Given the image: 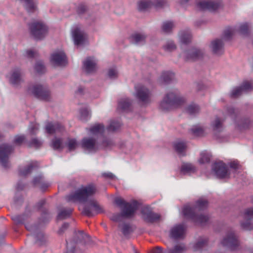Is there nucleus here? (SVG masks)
<instances>
[{
    "label": "nucleus",
    "mask_w": 253,
    "mask_h": 253,
    "mask_svg": "<svg viewBox=\"0 0 253 253\" xmlns=\"http://www.w3.org/2000/svg\"><path fill=\"white\" fill-rule=\"evenodd\" d=\"M97 192V189L93 184H89L86 186H82L75 192L66 196V200L68 202L79 201L86 203L84 208L83 212L85 215L91 216L93 211L99 213L103 211L102 208L93 198H89Z\"/></svg>",
    "instance_id": "nucleus-1"
},
{
    "label": "nucleus",
    "mask_w": 253,
    "mask_h": 253,
    "mask_svg": "<svg viewBox=\"0 0 253 253\" xmlns=\"http://www.w3.org/2000/svg\"><path fill=\"white\" fill-rule=\"evenodd\" d=\"M208 202L205 199H200L196 203L195 207H191L189 206H185L183 209V213L187 218H190L194 222L197 224L203 225L205 224L208 220V217L204 215H200L196 216L195 211L198 210H202L207 207Z\"/></svg>",
    "instance_id": "nucleus-2"
},
{
    "label": "nucleus",
    "mask_w": 253,
    "mask_h": 253,
    "mask_svg": "<svg viewBox=\"0 0 253 253\" xmlns=\"http://www.w3.org/2000/svg\"><path fill=\"white\" fill-rule=\"evenodd\" d=\"M115 203L122 209L121 214H117L112 215L111 220L114 221L120 220L122 216L129 217L132 216L137 208V202L133 201L131 202H126L124 199L120 197H117L114 200Z\"/></svg>",
    "instance_id": "nucleus-3"
},
{
    "label": "nucleus",
    "mask_w": 253,
    "mask_h": 253,
    "mask_svg": "<svg viewBox=\"0 0 253 253\" xmlns=\"http://www.w3.org/2000/svg\"><path fill=\"white\" fill-rule=\"evenodd\" d=\"M185 101V99L181 96L177 90H174L168 92L160 102L161 109L167 111L172 108L180 105Z\"/></svg>",
    "instance_id": "nucleus-4"
},
{
    "label": "nucleus",
    "mask_w": 253,
    "mask_h": 253,
    "mask_svg": "<svg viewBox=\"0 0 253 253\" xmlns=\"http://www.w3.org/2000/svg\"><path fill=\"white\" fill-rule=\"evenodd\" d=\"M27 91L29 94L40 100L45 102H50L52 100L51 92L47 85L37 84H32L28 86Z\"/></svg>",
    "instance_id": "nucleus-5"
},
{
    "label": "nucleus",
    "mask_w": 253,
    "mask_h": 253,
    "mask_svg": "<svg viewBox=\"0 0 253 253\" xmlns=\"http://www.w3.org/2000/svg\"><path fill=\"white\" fill-rule=\"evenodd\" d=\"M90 242V239L87 234L82 231L79 232L72 240L67 241L66 253H77L78 250L75 249L76 247L81 250H84V245Z\"/></svg>",
    "instance_id": "nucleus-6"
},
{
    "label": "nucleus",
    "mask_w": 253,
    "mask_h": 253,
    "mask_svg": "<svg viewBox=\"0 0 253 253\" xmlns=\"http://www.w3.org/2000/svg\"><path fill=\"white\" fill-rule=\"evenodd\" d=\"M134 96L138 102L143 105L148 104L151 102V91L143 84H138L135 86Z\"/></svg>",
    "instance_id": "nucleus-7"
},
{
    "label": "nucleus",
    "mask_w": 253,
    "mask_h": 253,
    "mask_svg": "<svg viewBox=\"0 0 253 253\" xmlns=\"http://www.w3.org/2000/svg\"><path fill=\"white\" fill-rule=\"evenodd\" d=\"M30 32L32 36L36 40H42L48 33V27L41 21L34 22L30 25Z\"/></svg>",
    "instance_id": "nucleus-8"
},
{
    "label": "nucleus",
    "mask_w": 253,
    "mask_h": 253,
    "mask_svg": "<svg viewBox=\"0 0 253 253\" xmlns=\"http://www.w3.org/2000/svg\"><path fill=\"white\" fill-rule=\"evenodd\" d=\"M13 151V147L9 144L0 145V164L5 168L9 166V158Z\"/></svg>",
    "instance_id": "nucleus-9"
},
{
    "label": "nucleus",
    "mask_w": 253,
    "mask_h": 253,
    "mask_svg": "<svg viewBox=\"0 0 253 253\" xmlns=\"http://www.w3.org/2000/svg\"><path fill=\"white\" fill-rule=\"evenodd\" d=\"M221 244L230 250H235L239 246V243L237 237L233 231H230L221 241Z\"/></svg>",
    "instance_id": "nucleus-10"
},
{
    "label": "nucleus",
    "mask_w": 253,
    "mask_h": 253,
    "mask_svg": "<svg viewBox=\"0 0 253 253\" xmlns=\"http://www.w3.org/2000/svg\"><path fill=\"white\" fill-rule=\"evenodd\" d=\"M71 33L75 45H81L84 43L86 40V35L80 26H74Z\"/></svg>",
    "instance_id": "nucleus-11"
},
{
    "label": "nucleus",
    "mask_w": 253,
    "mask_h": 253,
    "mask_svg": "<svg viewBox=\"0 0 253 253\" xmlns=\"http://www.w3.org/2000/svg\"><path fill=\"white\" fill-rule=\"evenodd\" d=\"M167 3L166 0H142L138 3V8L139 10H147L153 6L159 8L163 6Z\"/></svg>",
    "instance_id": "nucleus-12"
},
{
    "label": "nucleus",
    "mask_w": 253,
    "mask_h": 253,
    "mask_svg": "<svg viewBox=\"0 0 253 253\" xmlns=\"http://www.w3.org/2000/svg\"><path fill=\"white\" fill-rule=\"evenodd\" d=\"M212 169L215 175L219 178H228L229 172L225 163L222 162H218L214 163Z\"/></svg>",
    "instance_id": "nucleus-13"
},
{
    "label": "nucleus",
    "mask_w": 253,
    "mask_h": 253,
    "mask_svg": "<svg viewBox=\"0 0 253 253\" xmlns=\"http://www.w3.org/2000/svg\"><path fill=\"white\" fill-rule=\"evenodd\" d=\"M9 83L14 87H18L24 82L21 70L19 69H14L8 76Z\"/></svg>",
    "instance_id": "nucleus-14"
},
{
    "label": "nucleus",
    "mask_w": 253,
    "mask_h": 253,
    "mask_svg": "<svg viewBox=\"0 0 253 253\" xmlns=\"http://www.w3.org/2000/svg\"><path fill=\"white\" fill-rule=\"evenodd\" d=\"M50 61L55 66H63L67 63L66 56L62 51L53 53L50 57Z\"/></svg>",
    "instance_id": "nucleus-15"
},
{
    "label": "nucleus",
    "mask_w": 253,
    "mask_h": 253,
    "mask_svg": "<svg viewBox=\"0 0 253 253\" xmlns=\"http://www.w3.org/2000/svg\"><path fill=\"white\" fill-rule=\"evenodd\" d=\"M81 146L83 148L90 152H94L99 149V142L91 137H85L82 139Z\"/></svg>",
    "instance_id": "nucleus-16"
},
{
    "label": "nucleus",
    "mask_w": 253,
    "mask_h": 253,
    "mask_svg": "<svg viewBox=\"0 0 253 253\" xmlns=\"http://www.w3.org/2000/svg\"><path fill=\"white\" fill-rule=\"evenodd\" d=\"M96 61L93 57L86 58L83 62V70L88 74H93L97 70Z\"/></svg>",
    "instance_id": "nucleus-17"
},
{
    "label": "nucleus",
    "mask_w": 253,
    "mask_h": 253,
    "mask_svg": "<svg viewBox=\"0 0 253 253\" xmlns=\"http://www.w3.org/2000/svg\"><path fill=\"white\" fill-rule=\"evenodd\" d=\"M245 219L246 221L241 222V226L243 229L246 230H250L253 229V223L249 221L253 218V209L250 208L245 210L244 214Z\"/></svg>",
    "instance_id": "nucleus-18"
},
{
    "label": "nucleus",
    "mask_w": 253,
    "mask_h": 253,
    "mask_svg": "<svg viewBox=\"0 0 253 253\" xmlns=\"http://www.w3.org/2000/svg\"><path fill=\"white\" fill-rule=\"evenodd\" d=\"M203 54L201 50L192 48L185 51L183 56L186 60H194L201 57Z\"/></svg>",
    "instance_id": "nucleus-19"
},
{
    "label": "nucleus",
    "mask_w": 253,
    "mask_h": 253,
    "mask_svg": "<svg viewBox=\"0 0 253 253\" xmlns=\"http://www.w3.org/2000/svg\"><path fill=\"white\" fill-rule=\"evenodd\" d=\"M198 7L202 10H214L220 6L219 2L214 0L202 1L198 3Z\"/></svg>",
    "instance_id": "nucleus-20"
},
{
    "label": "nucleus",
    "mask_w": 253,
    "mask_h": 253,
    "mask_svg": "<svg viewBox=\"0 0 253 253\" xmlns=\"http://www.w3.org/2000/svg\"><path fill=\"white\" fill-rule=\"evenodd\" d=\"M185 227L183 224L173 226L170 231V236L174 239L183 238L185 234Z\"/></svg>",
    "instance_id": "nucleus-21"
},
{
    "label": "nucleus",
    "mask_w": 253,
    "mask_h": 253,
    "mask_svg": "<svg viewBox=\"0 0 253 253\" xmlns=\"http://www.w3.org/2000/svg\"><path fill=\"white\" fill-rule=\"evenodd\" d=\"M189 133L194 137H203L206 135V128L201 125L193 126L189 130Z\"/></svg>",
    "instance_id": "nucleus-22"
},
{
    "label": "nucleus",
    "mask_w": 253,
    "mask_h": 253,
    "mask_svg": "<svg viewBox=\"0 0 253 253\" xmlns=\"http://www.w3.org/2000/svg\"><path fill=\"white\" fill-rule=\"evenodd\" d=\"M45 130L47 133L51 134L62 132L64 128L58 123H48L45 126Z\"/></svg>",
    "instance_id": "nucleus-23"
},
{
    "label": "nucleus",
    "mask_w": 253,
    "mask_h": 253,
    "mask_svg": "<svg viewBox=\"0 0 253 253\" xmlns=\"http://www.w3.org/2000/svg\"><path fill=\"white\" fill-rule=\"evenodd\" d=\"M142 217L146 221L154 222L160 218V215L150 211L148 209L144 208L142 211Z\"/></svg>",
    "instance_id": "nucleus-24"
},
{
    "label": "nucleus",
    "mask_w": 253,
    "mask_h": 253,
    "mask_svg": "<svg viewBox=\"0 0 253 253\" xmlns=\"http://www.w3.org/2000/svg\"><path fill=\"white\" fill-rule=\"evenodd\" d=\"M210 47L214 53L220 54L223 52V42L222 40H215L211 42Z\"/></svg>",
    "instance_id": "nucleus-25"
},
{
    "label": "nucleus",
    "mask_w": 253,
    "mask_h": 253,
    "mask_svg": "<svg viewBox=\"0 0 253 253\" xmlns=\"http://www.w3.org/2000/svg\"><path fill=\"white\" fill-rule=\"evenodd\" d=\"M173 146L176 152L181 155H184L187 149V144L185 141L177 140L173 144Z\"/></svg>",
    "instance_id": "nucleus-26"
},
{
    "label": "nucleus",
    "mask_w": 253,
    "mask_h": 253,
    "mask_svg": "<svg viewBox=\"0 0 253 253\" xmlns=\"http://www.w3.org/2000/svg\"><path fill=\"white\" fill-rule=\"evenodd\" d=\"M180 171L183 174H191L196 171V168L191 164L184 163L181 166Z\"/></svg>",
    "instance_id": "nucleus-27"
},
{
    "label": "nucleus",
    "mask_w": 253,
    "mask_h": 253,
    "mask_svg": "<svg viewBox=\"0 0 253 253\" xmlns=\"http://www.w3.org/2000/svg\"><path fill=\"white\" fill-rule=\"evenodd\" d=\"M22 3L28 12H33L37 9V5L34 0H19Z\"/></svg>",
    "instance_id": "nucleus-28"
},
{
    "label": "nucleus",
    "mask_w": 253,
    "mask_h": 253,
    "mask_svg": "<svg viewBox=\"0 0 253 253\" xmlns=\"http://www.w3.org/2000/svg\"><path fill=\"white\" fill-rule=\"evenodd\" d=\"M174 79V74L171 72H165L163 73L160 77V80L164 83H169Z\"/></svg>",
    "instance_id": "nucleus-29"
},
{
    "label": "nucleus",
    "mask_w": 253,
    "mask_h": 253,
    "mask_svg": "<svg viewBox=\"0 0 253 253\" xmlns=\"http://www.w3.org/2000/svg\"><path fill=\"white\" fill-rule=\"evenodd\" d=\"M90 134L93 135H98L104 132V126L102 124H96L91 126L89 129Z\"/></svg>",
    "instance_id": "nucleus-30"
},
{
    "label": "nucleus",
    "mask_w": 253,
    "mask_h": 253,
    "mask_svg": "<svg viewBox=\"0 0 253 253\" xmlns=\"http://www.w3.org/2000/svg\"><path fill=\"white\" fill-rule=\"evenodd\" d=\"M146 37V35L143 33H135L131 36V42L134 44L142 43Z\"/></svg>",
    "instance_id": "nucleus-31"
},
{
    "label": "nucleus",
    "mask_w": 253,
    "mask_h": 253,
    "mask_svg": "<svg viewBox=\"0 0 253 253\" xmlns=\"http://www.w3.org/2000/svg\"><path fill=\"white\" fill-rule=\"evenodd\" d=\"M131 105V102L127 98L121 99L119 101L118 104L119 108L124 111L128 110L130 109Z\"/></svg>",
    "instance_id": "nucleus-32"
},
{
    "label": "nucleus",
    "mask_w": 253,
    "mask_h": 253,
    "mask_svg": "<svg viewBox=\"0 0 253 253\" xmlns=\"http://www.w3.org/2000/svg\"><path fill=\"white\" fill-rule=\"evenodd\" d=\"M114 145V141L108 138H103L99 142V149L100 148H110Z\"/></svg>",
    "instance_id": "nucleus-33"
},
{
    "label": "nucleus",
    "mask_w": 253,
    "mask_h": 253,
    "mask_svg": "<svg viewBox=\"0 0 253 253\" xmlns=\"http://www.w3.org/2000/svg\"><path fill=\"white\" fill-rule=\"evenodd\" d=\"M223 120L217 117L211 123V126L215 131H220L223 128Z\"/></svg>",
    "instance_id": "nucleus-34"
},
{
    "label": "nucleus",
    "mask_w": 253,
    "mask_h": 253,
    "mask_svg": "<svg viewBox=\"0 0 253 253\" xmlns=\"http://www.w3.org/2000/svg\"><path fill=\"white\" fill-rule=\"evenodd\" d=\"M38 167V164L36 162L31 163L27 167L20 170V174L21 175L25 176L30 173L32 170Z\"/></svg>",
    "instance_id": "nucleus-35"
},
{
    "label": "nucleus",
    "mask_w": 253,
    "mask_h": 253,
    "mask_svg": "<svg viewBox=\"0 0 253 253\" xmlns=\"http://www.w3.org/2000/svg\"><path fill=\"white\" fill-rule=\"evenodd\" d=\"M73 211V209L69 208L68 209H64L60 211L57 216L58 219L63 220L70 216Z\"/></svg>",
    "instance_id": "nucleus-36"
},
{
    "label": "nucleus",
    "mask_w": 253,
    "mask_h": 253,
    "mask_svg": "<svg viewBox=\"0 0 253 253\" xmlns=\"http://www.w3.org/2000/svg\"><path fill=\"white\" fill-rule=\"evenodd\" d=\"M211 154L207 151H203L200 154L198 162L201 164H204L210 162Z\"/></svg>",
    "instance_id": "nucleus-37"
},
{
    "label": "nucleus",
    "mask_w": 253,
    "mask_h": 253,
    "mask_svg": "<svg viewBox=\"0 0 253 253\" xmlns=\"http://www.w3.org/2000/svg\"><path fill=\"white\" fill-rule=\"evenodd\" d=\"M176 46L172 41H168L163 45V49L167 52H172L176 49Z\"/></svg>",
    "instance_id": "nucleus-38"
},
{
    "label": "nucleus",
    "mask_w": 253,
    "mask_h": 253,
    "mask_svg": "<svg viewBox=\"0 0 253 253\" xmlns=\"http://www.w3.org/2000/svg\"><path fill=\"white\" fill-rule=\"evenodd\" d=\"M34 71L38 74H42L45 73L46 69L42 61H38L34 66Z\"/></svg>",
    "instance_id": "nucleus-39"
},
{
    "label": "nucleus",
    "mask_w": 253,
    "mask_h": 253,
    "mask_svg": "<svg viewBox=\"0 0 253 253\" xmlns=\"http://www.w3.org/2000/svg\"><path fill=\"white\" fill-rule=\"evenodd\" d=\"M89 117L90 113L87 107L80 110L79 118L81 120L86 121Z\"/></svg>",
    "instance_id": "nucleus-40"
},
{
    "label": "nucleus",
    "mask_w": 253,
    "mask_h": 253,
    "mask_svg": "<svg viewBox=\"0 0 253 253\" xmlns=\"http://www.w3.org/2000/svg\"><path fill=\"white\" fill-rule=\"evenodd\" d=\"M180 40L183 43H187L190 42L191 35L189 32H181L179 34Z\"/></svg>",
    "instance_id": "nucleus-41"
},
{
    "label": "nucleus",
    "mask_w": 253,
    "mask_h": 253,
    "mask_svg": "<svg viewBox=\"0 0 253 253\" xmlns=\"http://www.w3.org/2000/svg\"><path fill=\"white\" fill-rule=\"evenodd\" d=\"M186 251V248L184 245H177L172 249H169L167 253H183Z\"/></svg>",
    "instance_id": "nucleus-42"
},
{
    "label": "nucleus",
    "mask_w": 253,
    "mask_h": 253,
    "mask_svg": "<svg viewBox=\"0 0 253 253\" xmlns=\"http://www.w3.org/2000/svg\"><path fill=\"white\" fill-rule=\"evenodd\" d=\"M51 147L55 150H61L63 148L64 145L61 139L54 138L52 141Z\"/></svg>",
    "instance_id": "nucleus-43"
},
{
    "label": "nucleus",
    "mask_w": 253,
    "mask_h": 253,
    "mask_svg": "<svg viewBox=\"0 0 253 253\" xmlns=\"http://www.w3.org/2000/svg\"><path fill=\"white\" fill-rule=\"evenodd\" d=\"M249 26L247 23L241 24L238 30L239 34L244 37L247 36L249 33Z\"/></svg>",
    "instance_id": "nucleus-44"
},
{
    "label": "nucleus",
    "mask_w": 253,
    "mask_h": 253,
    "mask_svg": "<svg viewBox=\"0 0 253 253\" xmlns=\"http://www.w3.org/2000/svg\"><path fill=\"white\" fill-rule=\"evenodd\" d=\"M174 27V24L172 21H166L163 23L162 29L165 33H169L172 31Z\"/></svg>",
    "instance_id": "nucleus-45"
},
{
    "label": "nucleus",
    "mask_w": 253,
    "mask_h": 253,
    "mask_svg": "<svg viewBox=\"0 0 253 253\" xmlns=\"http://www.w3.org/2000/svg\"><path fill=\"white\" fill-rule=\"evenodd\" d=\"M199 107L195 104L189 105L186 109L187 113L191 115H196L199 112Z\"/></svg>",
    "instance_id": "nucleus-46"
},
{
    "label": "nucleus",
    "mask_w": 253,
    "mask_h": 253,
    "mask_svg": "<svg viewBox=\"0 0 253 253\" xmlns=\"http://www.w3.org/2000/svg\"><path fill=\"white\" fill-rule=\"evenodd\" d=\"M121 124L118 121H111L107 128V130L109 132H113L117 130L120 128Z\"/></svg>",
    "instance_id": "nucleus-47"
},
{
    "label": "nucleus",
    "mask_w": 253,
    "mask_h": 253,
    "mask_svg": "<svg viewBox=\"0 0 253 253\" xmlns=\"http://www.w3.org/2000/svg\"><path fill=\"white\" fill-rule=\"evenodd\" d=\"M244 93H246L253 89V83L251 82H245L240 86Z\"/></svg>",
    "instance_id": "nucleus-48"
},
{
    "label": "nucleus",
    "mask_w": 253,
    "mask_h": 253,
    "mask_svg": "<svg viewBox=\"0 0 253 253\" xmlns=\"http://www.w3.org/2000/svg\"><path fill=\"white\" fill-rule=\"evenodd\" d=\"M107 76L110 79H116L118 76V72L116 68L112 67L108 69Z\"/></svg>",
    "instance_id": "nucleus-49"
},
{
    "label": "nucleus",
    "mask_w": 253,
    "mask_h": 253,
    "mask_svg": "<svg viewBox=\"0 0 253 253\" xmlns=\"http://www.w3.org/2000/svg\"><path fill=\"white\" fill-rule=\"evenodd\" d=\"M244 93L240 86L233 88L230 93V96L232 98H236Z\"/></svg>",
    "instance_id": "nucleus-50"
},
{
    "label": "nucleus",
    "mask_w": 253,
    "mask_h": 253,
    "mask_svg": "<svg viewBox=\"0 0 253 253\" xmlns=\"http://www.w3.org/2000/svg\"><path fill=\"white\" fill-rule=\"evenodd\" d=\"M78 146V143L75 139H70L67 143L68 150L71 151L74 150Z\"/></svg>",
    "instance_id": "nucleus-51"
},
{
    "label": "nucleus",
    "mask_w": 253,
    "mask_h": 253,
    "mask_svg": "<svg viewBox=\"0 0 253 253\" xmlns=\"http://www.w3.org/2000/svg\"><path fill=\"white\" fill-rule=\"evenodd\" d=\"M39 129V126L37 123H31L29 126V131L31 134H36Z\"/></svg>",
    "instance_id": "nucleus-52"
},
{
    "label": "nucleus",
    "mask_w": 253,
    "mask_h": 253,
    "mask_svg": "<svg viewBox=\"0 0 253 253\" xmlns=\"http://www.w3.org/2000/svg\"><path fill=\"white\" fill-rule=\"evenodd\" d=\"M36 238L37 239V243L40 246L43 245L46 242V239L44 237L43 233L42 232L38 233L36 236Z\"/></svg>",
    "instance_id": "nucleus-53"
},
{
    "label": "nucleus",
    "mask_w": 253,
    "mask_h": 253,
    "mask_svg": "<svg viewBox=\"0 0 253 253\" xmlns=\"http://www.w3.org/2000/svg\"><path fill=\"white\" fill-rule=\"evenodd\" d=\"M42 144V142L37 139V138H34L29 142V145L30 147H33L38 148L41 146Z\"/></svg>",
    "instance_id": "nucleus-54"
},
{
    "label": "nucleus",
    "mask_w": 253,
    "mask_h": 253,
    "mask_svg": "<svg viewBox=\"0 0 253 253\" xmlns=\"http://www.w3.org/2000/svg\"><path fill=\"white\" fill-rule=\"evenodd\" d=\"M122 231L125 236H127L132 231V229L128 224H125L122 225Z\"/></svg>",
    "instance_id": "nucleus-55"
},
{
    "label": "nucleus",
    "mask_w": 253,
    "mask_h": 253,
    "mask_svg": "<svg viewBox=\"0 0 253 253\" xmlns=\"http://www.w3.org/2000/svg\"><path fill=\"white\" fill-rule=\"evenodd\" d=\"M207 244L206 239H201L194 246V250L197 251L205 246Z\"/></svg>",
    "instance_id": "nucleus-56"
},
{
    "label": "nucleus",
    "mask_w": 253,
    "mask_h": 253,
    "mask_svg": "<svg viewBox=\"0 0 253 253\" xmlns=\"http://www.w3.org/2000/svg\"><path fill=\"white\" fill-rule=\"evenodd\" d=\"M43 178L42 176L36 177L33 180L34 185L39 186L41 188H42Z\"/></svg>",
    "instance_id": "nucleus-57"
},
{
    "label": "nucleus",
    "mask_w": 253,
    "mask_h": 253,
    "mask_svg": "<svg viewBox=\"0 0 253 253\" xmlns=\"http://www.w3.org/2000/svg\"><path fill=\"white\" fill-rule=\"evenodd\" d=\"M25 139L24 135L16 136L14 139L13 143L15 145H19L21 144Z\"/></svg>",
    "instance_id": "nucleus-58"
},
{
    "label": "nucleus",
    "mask_w": 253,
    "mask_h": 253,
    "mask_svg": "<svg viewBox=\"0 0 253 253\" xmlns=\"http://www.w3.org/2000/svg\"><path fill=\"white\" fill-rule=\"evenodd\" d=\"M234 34V31L232 29H226L223 35V38L225 40H229Z\"/></svg>",
    "instance_id": "nucleus-59"
},
{
    "label": "nucleus",
    "mask_w": 253,
    "mask_h": 253,
    "mask_svg": "<svg viewBox=\"0 0 253 253\" xmlns=\"http://www.w3.org/2000/svg\"><path fill=\"white\" fill-rule=\"evenodd\" d=\"M12 219L16 224L23 223L25 219L24 215H14Z\"/></svg>",
    "instance_id": "nucleus-60"
},
{
    "label": "nucleus",
    "mask_w": 253,
    "mask_h": 253,
    "mask_svg": "<svg viewBox=\"0 0 253 253\" xmlns=\"http://www.w3.org/2000/svg\"><path fill=\"white\" fill-rule=\"evenodd\" d=\"M230 167L234 169H238L240 168V166L237 161H233L229 164Z\"/></svg>",
    "instance_id": "nucleus-61"
},
{
    "label": "nucleus",
    "mask_w": 253,
    "mask_h": 253,
    "mask_svg": "<svg viewBox=\"0 0 253 253\" xmlns=\"http://www.w3.org/2000/svg\"><path fill=\"white\" fill-rule=\"evenodd\" d=\"M37 55V52L32 50H27L25 51V55L28 58H32Z\"/></svg>",
    "instance_id": "nucleus-62"
},
{
    "label": "nucleus",
    "mask_w": 253,
    "mask_h": 253,
    "mask_svg": "<svg viewBox=\"0 0 253 253\" xmlns=\"http://www.w3.org/2000/svg\"><path fill=\"white\" fill-rule=\"evenodd\" d=\"M102 176L108 178L110 179H112L116 178V176L114 174H113L112 173H111L110 172L103 173Z\"/></svg>",
    "instance_id": "nucleus-63"
},
{
    "label": "nucleus",
    "mask_w": 253,
    "mask_h": 253,
    "mask_svg": "<svg viewBox=\"0 0 253 253\" xmlns=\"http://www.w3.org/2000/svg\"><path fill=\"white\" fill-rule=\"evenodd\" d=\"M227 113L230 116H233L234 114L237 113V111L233 107H229L227 108Z\"/></svg>",
    "instance_id": "nucleus-64"
}]
</instances>
